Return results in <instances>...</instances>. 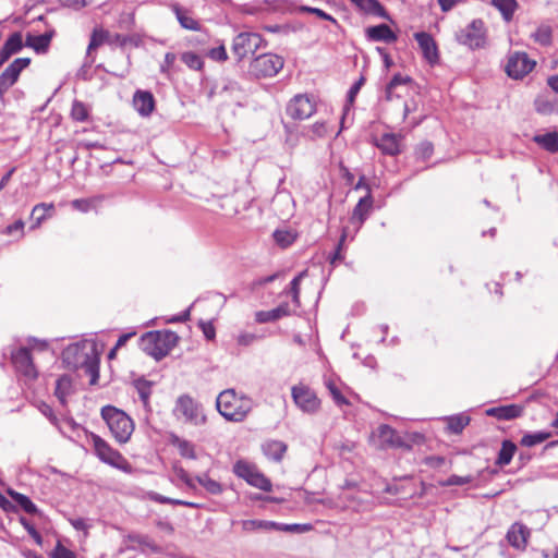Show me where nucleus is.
Returning <instances> with one entry per match:
<instances>
[{"label": "nucleus", "instance_id": "nucleus-1", "mask_svg": "<svg viewBox=\"0 0 558 558\" xmlns=\"http://www.w3.org/2000/svg\"><path fill=\"white\" fill-rule=\"evenodd\" d=\"M252 407V400L245 396L238 395L234 389L221 391L216 399L218 412L230 422L244 421Z\"/></svg>", "mask_w": 558, "mask_h": 558}, {"label": "nucleus", "instance_id": "nucleus-2", "mask_svg": "<svg viewBox=\"0 0 558 558\" xmlns=\"http://www.w3.org/2000/svg\"><path fill=\"white\" fill-rule=\"evenodd\" d=\"M62 359L69 367H85L93 375L97 372L98 352L93 342L83 341L68 345L62 352Z\"/></svg>", "mask_w": 558, "mask_h": 558}, {"label": "nucleus", "instance_id": "nucleus-3", "mask_svg": "<svg viewBox=\"0 0 558 558\" xmlns=\"http://www.w3.org/2000/svg\"><path fill=\"white\" fill-rule=\"evenodd\" d=\"M101 417L116 441L126 444L130 440L134 432V423L125 412L116 407L106 405L101 409Z\"/></svg>", "mask_w": 558, "mask_h": 558}, {"label": "nucleus", "instance_id": "nucleus-4", "mask_svg": "<svg viewBox=\"0 0 558 558\" xmlns=\"http://www.w3.org/2000/svg\"><path fill=\"white\" fill-rule=\"evenodd\" d=\"M178 336L172 331H149L142 336L141 348L148 355L160 360L175 347Z\"/></svg>", "mask_w": 558, "mask_h": 558}, {"label": "nucleus", "instance_id": "nucleus-5", "mask_svg": "<svg viewBox=\"0 0 558 558\" xmlns=\"http://www.w3.org/2000/svg\"><path fill=\"white\" fill-rule=\"evenodd\" d=\"M173 414L178 420L194 426H202L207 422L203 405L189 395H182L177 399Z\"/></svg>", "mask_w": 558, "mask_h": 558}, {"label": "nucleus", "instance_id": "nucleus-6", "mask_svg": "<svg viewBox=\"0 0 558 558\" xmlns=\"http://www.w3.org/2000/svg\"><path fill=\"white\" fill-rule=\"evenodd\" d=\"M96 456L105 463L110 464L119 470L129 472L131 466L125 458L116 449H113L105 439L96 434L90 436Z\"/></svg>", "mask_w": 558, "mask_h": 558}, {"label": "nucleus", "instance_id": "nucleus-7", "mask_svg": "<svg viewBox=\"0 0 558 558\" xmlns=\"http://www.w3.org/2000/svg\"><path fill=\"white\" fill-rule=\"evenodd\" d=\"M233 472L236 476L246 481L247 484L264 492L271 490L270 481L258 471L257 466L248 461L239 460L233 465Z\"/></svg>", "mask_w": 558, "mask_h": 558}, {"label": "nucleus", "instance_id": "nucleus-8", "mask_svg": "<svg viewBox=\"0 0 558 558\" xmlns=\"http://www.w3.org/2000/svg\"><path fill=\"white\" fill-rule=\"evenodd\" d=\"M282 57L275 53H263L256 57L250 64V72L257 77L276 75L282 68Z\"/></svg>", "mask_w": 558, "mask_h": 558}, {"label": "nucleus", "instance_id": "nucleus-9", "mask_svg": "<svg viewBox=\"0 0 558 558\" xmlns=\"http://www.w3.org/2000/svg\"><path fill=\"white\" fill-rule=\"evenodd\" d=\"M263 44V38L256 33H240L232 43V52L239 61L254 53Z\"/></svg>", "mask_w": 558, "mask_h": 558}, {"label": "nucleus", "instance_id": "nucleus-10", "mask_svg": "<svg viewBox=\"0 0 558 558\" xmlns=\"http://www.w3.org/2000/svg\"><path fill=\"white\" fill-rule=\"evenodd\" d=\"M458 40L472 49L483 47L485 44L484 23L480 20L473 21L458 34Z\"/></svg>", "mask_w": 558, "mask_h": 558}, {"label": "nucleus", "instance_id": "nucleus-11", "mask_svg": "<svg viewBox=\"0 0 558 558\" xmlns=\"http://www.w3.org/2000/svg\"><path fill=\"white\" fill-rule=\"evenodd\" d=\"M31 59L17 58L15 59L0 75V100L3 99L4 94L17 81L20 73L29 65Z\"/></svg>", "mask_w": 558, "mask_h": 558}, {"label": "nucleus", "instance_id": "nucleus-12", "mask_svg": "<svg viewBox=\"0 0 558 558\" xmlns=\"http://www.w3.org/2000/svg\"><path fill=\"white\" fill-rule=\"evenodd\" d=\"M534 65L535 62L532 61L526 53L515 52L509 57L506 72L512 78H521L530 73Z\"/></svg>", "mask_w": 558, "mask_h": 558}, {"label": "nucleus", "instance_id": "nucleus-13", "mask_svg": "<svg viewBox=\"0 0 558 558\" xmlns=\"http://www.w3.org/2000/svg\"><path fill=\"white\" fill-rule=\"evenodd\" d=\"M288 114L295 120H305L314 113V102L307 95H296L288 105Z\"/></svg>", "mask_w": 558, "mask_h": 558}, {"label": "nucleus", "instance_id": "nucleus-14", "mask_svg": "<svg viewBox=\"0 0 558 558\" xmlns=\"http://www.w3.org/2000/svg\"><path fill=\"white\" fill-rule=\"evenodd\" d=\"M12 363L15 369L22 374L23 376L34 379L37 377V371L33 363L29 349L28 348H20L11 355Z\"/></svg>", "mask_w": 558, "mask_h": 558}, {"label": "nucleus", "instance_id": "nucleus-15", "mask_svg": "<svg viewBox=\"0 0 558 558\" xmlns=\"http://www.w3.org/2000/svg\"><path fill=\"white\" fill-rule=\"evenodd\" d=\"M292 398L298 408L303 412L314 411V392L308 386L299 384L292 387Z\"/></svg>", "mask_w": 558, "mask_h": 558}, {"label": "nucleus", "instance_id": "nucleus-16", "mask_svg": "<svg viewBox=\"0 0 558 558\" xmlns=\"http://www.w3.org/2000/svg\"><path fill=\"white\" fill-rule=\"evenodd\" d=\"M377 436L381 447L410 449V446H408L404 440L397 434V432L389 425H380L377 429Z\"/></svg>", "mask_w": 558, "mask_h": 558}, {"label": "nucleus", "instance_id": "nucleus-17", "mask_svg": "<svg viewBox=\"0 0 558 558\" xmlns=\"http://www.w3.org/2000/svg\"><path fill=\"white\" fill-rule=\"evenodd\" d=\"M414 37L423 52L424 58L427 60V62L430 64L437 63L438 49H437L436 43L433 39V37L425 32L415 33Z\"/></svg>", "mask_w": 558, "mask_h": 558}, {"label": "nucleus", "instance_id": "nucleus-18", "mask_svg": "<svg viewBox=\"0 0 558 558\" xmlns=\"http://www.w3.org/2000/svg\"><path fill=\"white\" fill-rule=\"evenodd\" d=\"M529 536L530 530L521 523L512 524L507 533L509 544L517 549L525 548Z\"/></svg>", "mask_w": 558, "mask_h": 558}, {"label": "nucleus", "instance_id": "nucleus-19", "mask_svg": "<svg viewBox=\"0 0 558 558\" xmlns=\"http://www.w3.org/2000/svg\"><path fill=\"white\" fill-rule=\"evenodd\" d=\"M402 137L397 134H383L376 142V146L386 155L396 156L401 153Z\"/></svg>", "mask_w": 558, "mask_h": 558}, {"label": "nucleus", "instance_id": "nucleus-20", "mask_svg": "<svg viewBox=\"0 0 558 558\" xmlns=\"http://www.w3.org/2000/svg\"><path fill=\"white\" fill-rule=\"evenodd\" d=\"M133 105L142 117H148L155 108V99L151 93L137 90L133 97Z\"/></svg>", "mask_w": 558, "mask_h": 558}, {"label": "nucleus", "instance_id": "nucleus-21", "mask_svg": "<svg viewBox=\"0 0 558 558\" xmlns=\"http://www.w3.org/2000/svg\"><path fill=\"white\" fill-rule=\"evenodd\" d=\"M169 444L178 449L182 458L191 460L197 459L196 446L192 441L175 434H170Z\"/></svg>", "mask_w": 558, "mask_h": 558}, {"label": "nucleus", "instance_id": "nucleus-22", "mask_svg": "<svg viewBox=\"0 0 558 558\" xmlns=\"http://www.w3.org/2000/svg\"><path fill=\"white\" fill-rule=\"evenodd\" d=\"M54 35V31H48L41 35H32L27 34L25 45L36 52L41 53L46 52L50 46V41Z\"/></svg>", "mask_w": 558, "mask_h": 558}, {"label": "nucleus", "instance_id": "nucleus-23", "mask_svg": "<svg viewBox=\"0 0 558 558\" xmlns=\"http://www.w3.org/2000/svg\"><path fill=\"white\" fill-rule=\"evenodd\" d=\"M23 47V37L20 33H14L4 43L0 51V66L14 53H17Z\"/></svg>", "mask_w": 558, "mask_h": 558}, {"label": "nucleus", "instance_id": "nucleus-24", "mask_svg": "<svg viewBox=\"0 0 558 558\" xmlns=\"http://www.w3.org/2000/svg\"><path fill=\"white\" fill-rule=\"evenodd\" d=\"M372 196L371 193L365 195L364 197H361L359 203L356 204L355 208L353 209L351 221L354 223L357 228L361 227V225L366 219L368 213L372 208Z\"/></svg>", "mask_w": 558, "mask_h": 558}, {"label": "nucleus", "instance_id": "nucleus-25", "mask_svg": "<svg viewBox=\"0 0 558 558\" xmlns=\"http://www.w3.org/2000/svg\"><path fill=\"white\" fill-rule=\"evenodd\" d=\"M272 238L280 248H287L295 242L298 232L290 227H281L274 231Z\"/></svg>", "mask_w": 558, "mask_h": 558}, {"label": "nucleus", "instance_id": "nucleus-26", "mask_svg": "<svg viewBox=\"0 0 558 558\" xmlns=\"http://www.w3.org/2000/svg\"><path fill=\"white\" fill-rule=\"evenodd\" d=\"M366 34L369 39L375 41L392 43L397 39L395 33L386 24L368 27Z\"/></svg>", "mask_w": 558, "mask_h": 558}, {"label": "nucleus", "instance_id": "nucleus-27", "mask_svg": "<svg viewBox=\"0 0 558 558\" xmlns=\"http://www.w3.org/2000/svg\"><path fill=\"white\" fill-rule=\"evenodd\" d=\"M172 10H173L180 25L183 28L189 29V31H199L201 29V25H199L198 21H196L192 16L191 12L187 9H184V8L180 7L179 4H173Z\"/></svg>", "mask_w": 558, "mask_h": 558}, {"label": "nucleus", "instance_id": "nucleus-28", "mask_svg": "<svg viewBox=\"0 0 558 558\" xmlns=\"http://www.w3.org/2000/svg\"><path fill=\"white\" fill-rule=\"evenodd\" d=\"M289 314V307L287 304L279 305L276 308L269 311H259L255 314V320L259 324L275 322L279 318Z\"/></svg>", "mask_w": 558, "mask_h": 558}, {"label": "nucleus", "instance_id": "nucleus-29", "mask_svg": "<svg viewBox=\"0 0 558 558\" xmlns=\"http://www.w3.org/2000/svg\"><path fill=\"white\" fill-rule=\"evenodd\" d=\"M523 412L522 407L517 404L504 405L499 408H493L487 411L488 415H494L499 420H512L521 416Z\"/></svg>", "mask_w": 558, "mask_h": 558}, {"label": "nucleus", "instance_id": "nucleus-30", "mask_svg": "<svg viewBox=\"0 0 558 558\" xmlns=\"http://www.w3.org/2000/svg\"><path fill=\"white\" fill-rule=\"evenodd\" d=\"M324 384L336 404L340 407L349 404L347 398L342 393L341 383L339 379L327 377L325 378Z\"/></svg>", "mask_w": 558, "mask_h": 558}, {"label": "nucleus", "instance_id": "nucleus-31", "mask_svg": "<svg viewBox=\"0 0 558 558\" xmlns=\"http://www.w3.org/2000/svg\"><path fill=\"white\" fill-rule=\"evenodd\" d=\"M286 451L287 445L279 440H269L263 445L264 454L277 462L282 459Z\"/></svg>", "mask_w": 558, "mask_h": 558}, {"label": "nucleus", "instance_id": "nucleus-32", "mask_svg": "<svg viewBox=\"0 0 558 558\" xmlns=\"http://www.w3.org/2000/svg\"><path fill=\"white\" fill-rule=\"evenodd\" d=\"M243 532H255L258 530H276L279 529V524L272 521L265 520H243L241 522Z\"/></svg>", "mask_w": 558, "mask_h": 558}, {"label": "nucleus", "instance_id": "nucleus-33", "mask_svg": "<svg viewBox=\"0 0 558 558\" xmlns=\"http://www.w3.org/2000/svg\"><path fill=\"white\" fill-rule=\"evenodd\" d=\"M534 141L549 153H558V133L549 132L543 135H536Z\"/></svg>", "mask_w": 558, "mask_h": 558}, {"label": "nucleus", "instance_id": "nucleus-34", "mask_svg": "<svg viewBox=\"0 0 558 558\" xmlns=\"http://www.w3.org/2000/svg\"><path fill=\"white\" fill-rule=\"evenodd\" d=\"M515 450L517 446L512 441L504 440L496 463L499 466L509 464L515 453Z\"/></svg>", "mask_w": 558, "mask_h": 558}, {"label": "nucleus", "instance_id": "nucleus-35", "mask_svg": "<svg viewBox=\"0 0 558 558\" xmlns=\"http://www.w3.org/2000/svg\"><path fill=\"white\" fill-rule=\"evenodd\" d=\"M72 383L70 377L61 376L56 384L54 393L62 404L65 403L68 396L71 393Z\"/></svg>", "mask_w": 558, "mask_h": 558}, {"label": "nucleus", "instance_id": "nucleus-36", "mask_svg": "<svg viewBox=\"0 0 558 558\" xmlns=\"http://www.w3.org/2000/svg\"><path fill=\"white\" fill-rule=\"evenodd\" d=\"M531 36L539 45L549 46L553 39V31L549 25H541Z\"/></svg>", "mask_w": 558, "mask_h": 558}, {"label": "nucleus", "instance_id": "nucleus-37", "mask_svg": "<svg viewBox=\"0 0 558 558\" xmlns=\"http://www.w3.org/2000/svg\"><path fill=\"white\" fill-rule=\"evenodd\" d=\"M196 481L202 485L209 494L219 495L222 493V485L216 480L210 478L207 474L196 476Z\"/></svg>", "mask_w": 558, "mask_h": 558}, {"label": "nucleus", "instance_id": "nucleus-38", "mask_svg": "<svg viewBox=\"0 0 558 558\" xmlns=\"http://www.w3.org/2000/svg\"><path fill=\"white\" fill-rule=\"evenodd\" d=\"M550 437L551 434L549 432H536L533 434H526L521 438V445L524 447H533L535 445L542 444Z\"/></svg>", "mask_w": 558, "mask_h": 558}, {"label": "nucleus", "instance_id": "nucleus-39", "mask_svg": "<svg viewBox=\"0 0 558 558\" xmlns=\"http://www.w3.org/2000/svg\"><path fill=\"white\" fill-rule=\"evenodd\" d=\"M181 60L186 66L194 71H201L204 66L202 57L193 51L183 52Z\"/></svg>", "mask_w": 558, "mask_h": 558}, {"label": "nucleus", "instance_id": "nucleus-40", "mask_svg": "<svg viewBox=\"0 0 558 558\" xmlns=\"http://www.w3.org/2000/svg\"><path fill=\"white\" fill-rule=\"evenodd\" d=\"M535 109L542 114H551L557 110V104L555 100L541 96L535 100Z\"/></svg>", "mask_w": 558, "mask_h": 558}, {"label": "nucleus", "instance_id": "nucleus-41", "mask_svg": "<svg viewBox=\"0 0 558 558\" xmlns=\"http://www.w3.org/2000/svg\"><path fill=\"white\" fill-rule=\"evenodd\" d=\"M134 385L143 405L147 409L149 405V397L151 395V384L145 379H138Z\"/></svg>", "mask_w": 558, "mask_h": 558}, {"label": "nucleus", "instance_id": "nucleus-42", "mask_svg": "<svg viewBox=\"0 0 558 558\" xmlns=\"http://www.w3.org/2000/svg\"><path fill=\"white\" fill-rule=\"evenodd\" d=\"M71 118L78 122H84L88 118V108L85 104L74 100L71 108Z\"/></svg>", "mask_w": 558, "mask_h": 558}, {"label": "nucleus", "instance_id": "nucleus-43", "mask_svg": "<svg viewBox=\"0 0 558 558\" xmlns=\"http://www.w3.org/2000/svg\"><path fill=\"white\" fill-rule=\"evenodd\" d=\"M470 423V417L465 415H457L448 418V429L454 434H459Z\"/></svg>", "mask_w": 558, "mask_h": 558}, {"label": "nucleus", "instance_id": "nucleus-44", "mask_svg": "<svg viewBox=\"0 0 558 558\" xmlns=\"http://www.w3.org/2000/svg\"><path fill=\"white\" fill-rule=\"evenodd\" d=\"M52 209V204L41 203L36 205L32 210V218L35 220V225L33 226V228H37L41 223V221L45 220L46 213Z\"/></svg>", "mask_w": 558, "mask_h": 558}, {"label": "nucleus", "instance_id": "nucleus-45", "mask_svg": "<svg viewBox=\"0 0 558 558\" xmlns=\"http://www.w3.org/2000/svg\"><path fill=\"white\" fill-rule=\"evenodd\" d=\"M10 495L24 511L27 513L36 512V506L27 496L15 492H10Z\"/></svg>", "mask_w": 558, "mask_h": 558}, {"label": "nucleus", "instance_id": "nucleus-46", "mask_svg": "<svg viewBox=\"0 0 558 558\" xmlns=\"http://www.w3.org/2000/svg\"><path fill=\"white\" fill-rule=\"evenodd\" d=\"M108 35V32L102 29H95L92 34L90 41L87 47V54L90 56L93 50L102 45L106 41Z\"/></svg>", "mask_w": 558, "mask_h": 558}, {"label": "nucleus", "instance_id": "nucleus-47", "mask_svg": "<svg viewBox=\"0 0 558 558\" xmlns=\"http://www.w3.org/2000/svg\"><path fill=\"white\" fill-rule=\"evenodd\" d=\"M494 4L501 11L507 21L510 20L515 9L514 0H494Z\"/></svg>", "mask_w": 558, "mask_h": 558}, {"label": "nucleus", "instance_id": "nucleus-48", "mask_svg": "<svg viewBox=\"0 0 558 558\" xmlns=\"http://www.w3.org/2000/svg\"><path fill=\"white\" fill-rule=\"evenodd\" d=\"M154 499L160 504L180 505V506H184V507H189V508H198L199 507V505L196 502L185 501V500H181V499H172V498L165 497L161 495H156L154 497Z\"/></svg>", "mask_w": 558, "mask_h": 558}, {"label": "nucleus", "instance_id": "nucleus-49", "mask_svg": "<svg viewBox=\"0 0 558 558\" xmlns=\"http://www.w3.org/2000/svg\"><path fill=\"white\" fill-rule=\"evenodd\" d=\"M51 558H76L74 551L66 548L60 541L51 551Z\"/></svg>", "mask_w": 558, "mask_h": 558}, {"label": "nucleus", "instance_id": "nucleus-50", "mask_svg": "<svg viewBox=\"0 0 558 558\" xmlns=\"http://www.w3.org/2000/svg\"><path fill=\"white\" fill-rule=\"evenodd\" d=\"M173 472L175 476L181 480L189 488H195L193 478L189 473L180 465H173Z\"/></svg>", "mask_w": 558, "mask_h": 558}, {"label": "nucleus", "instance_id": "nucleus-51", "mask_svg": "<svg viewBox=\"0 0 558 558\" xmlns=\"http://www.w3.org/2000/svg\"><path fill=\"white\" fill-rule=\"evenodd\" d=\"M473 481V477L468 476H459V475H451L449 476L445 482L441 483L444 486H460L469 484Z\"/></svg>", "mask_w": 558, "mask_h": 558}, {"label": "nucleus", "instance_id": "nucleus-52", "mask_svg": "<svg viewBox=\"0 0 558 558\" xmlns=\"http://www.w3.org/2000/svg\"><path fill=\"white\" fill-rule=\"evenodd\" d=\"M207 56L210 59H213L215 61H219V62L226 61L228 59V54H227V51H226V48L223 45L210 49L208 51Z\"/></svg>", "mask_w": 558, "mask_h": 558}, {"label": "nucleus", "instance_id": "nucleus-53", "mask_svg": "<svg viewBox=\"0 0 558 558\" xmlns=\"http://www.w3.org/2000/svg\"><path fill=\"white\" fill-rule=\"evenodd\" d=\"M409 81L408 77H403L401 75H395L393 78L390 81V83L388 84L387 88H386V96H387V99H391V96H392V90L401 85V84H405L407 82Z\"/></svg>", "mask_w": 558, "mask_h": 558}, {"label": "nucleus", "instance_id": "nucleus-54", "mask_svg": "<svg viewBox=\"0 0 558 558\" xmlns=\"http://www.w3.org/2000/svg\"><path fill=\"white\" fill-rule=\"evenodd\" d=\"M258 337L253 332H240L236 337V342L240 345L247 347L251 345L254 341H256Z\"/></svg>", "mask_w": 558, "mask_h": 558}, {"label": "nucleus", "instance_id": "nucleus-55", "mask_svg": "<svg viewBox=\"0 0 558 558\" xmlns=\"http://www.w3.org/2000/svg\"><path fill=\"white\" fill-rule=\"evenodd\" d=\"M278 530H282V531H288V532H296V533H302V532H305V531H310L311 530V525H307V524H286V525H279V529Z\"/></svg>", "mask_w": 558, "mask_h": 558}, {"label": "nucleus", "instance_id": "nucleus-56", "mask_svg": "<svg viewBox=\"0 0 558 558\" xmlns=\"http://www.w3.org/2000/svg\"><path fill=\"white\" fill-rule=\"evenodd\" d=\"M72 207L76 210L87 213L92 207V202L89 199H74L71 203Z\"/></svg>", "mask_w": 558, "mask_h": 558}, {"label": "nucleus", "instance_id": "nucleus-57", "mask_svg": "<svg viewBox=\"0 0 558 558\" xmlns=\"http://www.w3.org/2000/svg\"><path fill=\"white\" fill-rule=\"evenodd\" d=\"M363 84H364V77H360V80L351 86V88L348 93V100L350 104H352L354 101V98L357 95V93L360 92Z\"/></svg>", "mask_w": 558, "mask_h": 558}, {"label": "nucleus", "instance_id": "nucleus-58", "mask_svg": "<svg viewBox=\"0 0 558 558\" xmlns=\"http://www.w3.org/2000/svg\"><path fill=\"white\" fill-rule=\"evenodd\" d=\"M417 154L423 159L429 158L433 154V145L428 142L422 143L417 148Z\"/></svg>", "mask_w": 558, "mask_h": 558}, {"label": "nucleus", "instance_id": "nucleus-59", "mask_svg": "<svg viewBox=\"0 0 558 558\" xmlns=\"http://www.w3.org/2000/svg\"><path fill=\"white\" fill-rule=\"evenodd\" d=\"M305 271L304 272H301L299 276H296L292 281H291V292H292V296H293V301L294 302H298V296H299V284L302 280V278L305 276Z\"/></svg>", "mask_w": 558, "mask_h": 558}, {"label": "nucleus", "instance_id": "nucleus-60", "mask_svg": "<svg viewBox=\"0 0 558 558\" xmlns=\"http://www.w3.org/2000/svg\"><path fill=\"white\" fill-rule=\"evenodd\" d=\"M175 60H177V56L174 53L167 52L165 56V62L161 65V71L162 72L169 71L173 66Z\"/></svg>", "mask_w": 558, "mask_h": 558}, {"label": "nucleus", "instance_id": "nucleus-61", "mask_svg": "<svg viewBox=\"0 0 558 558\" xmlns=\"http://www.w3.org/2000/svg\"><path fill=\"white\" fill-rule=\"evenodd\" d=\"M23 229H24V222L22 220H17L14 223L8 226L5 228L4 232L7 234H12L13 232L19 231L22 234L23 233Z\"/></svg>", "mask_w": 558, "mask_h": 558}, {"label": "nucleus", "instance_id": "nucleus-62", "mask_svg": "<svg viewBox=\"0 0 558 558\" xmlns=\"http://www.w3.org/2000/svg\"><path fill=\"white\" fill-rule=\"evenodd\" d=\"M29 348L33 349V350L45 351L48 348V343L46 341H41V340H38V339H33L29 342Z\"/></svg>", "mask_w": 558, "mask_h": 558}, {"label": "nucleus", "instance_id": "nucleus-63", "mask_svg": "<svg viewBox=\"0 0 558 558\" xmlns=\"http://www.w3.org/2000/svg\"><path fill=\"white\" fill-rule=\"evenodd\" d=\"M71 524L76 530H87L88 525L84 519H73L71 520Z\"/></svg>", "mask_w": 558, "mask_h": 558}, {"label": "nucleus", "instance_id": "nucleus-64", "mask_svg": "<svg viewBox=\"0 0 558 558\" xmlns=\"http://www.w3.org/2000/svg\"><path fill=\"white\" fill-rule=\"evenodd\" d=\"M547 84L554 92L558 93V75L549 76Z\"/></svg>", "mask_w": 558, "mask_h": 558}]
</instances>
